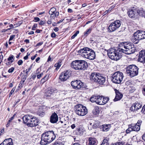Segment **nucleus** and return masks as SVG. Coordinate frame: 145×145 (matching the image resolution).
<instances>
[{"label":"nucleus","instance_id":"dca6fc26","mask_svg":"<svg viewBox=\"0 0 145 145\" xmlns=\"http://www.w3.org/2000/svg\"><path fill=\"white\" fill-rule=\"evenodd\" d=\"M87 145H97L98 142L97 139L94 137H90L88 139Z\"/></svg>","mask_w":145,"mask_h":145},{"label":"nucleus","instance_id":"a18cd8bd","mask_svg":"<svg viewBox=\"0 0 145 145\" xmlns=\"http://www.w3.org/2000/svg\"><path fill=\"white\" fill-rule=\"evenodd\" d=\"M91 29L89 28L84 33V35L87 36L88 34H89L91 32Z\"/></svg>","mask_w":145,"mask_h":145},{"label":"nucleus","instance_id":"a878e982","mask_svg":"<svg viewBox=\"0 0 145 145\" xmlns=\"http://www.w3.org/2000/svg\"><path fill=\"white\" fill-rule=\"evenodd\" d=\"M84 132V130L82 127L77 128L75 130V133L76 134L78 135H82Z\"/></svg>","mask_w":145,"mask_h":145},{"label":"nucleus","instance_id":"c756f323","mask_svg":"<svg viewBox=\"0 0 145 145\" xmlns=\"http://www.w3.org/2000/svg\"><path fill=\"white\" fill-rule=\"evenodd\" d=\"M138 15L139 16L145 18V10H138Z\"/></svg>","mask_w":145,"mask_h":145},{"label":"nucleus","instance_id":"5701e85b","mask_svg":"<svg viewBox=\"0 0 145 145\" xmlns=\"http://www.w3.org/2000/svg\"><path fill=\"white\" fill-rule=\"evenodd\" d=\"M5 61L6 62V64L7 65H10L14 61V56L11 55L8 58L7 60L5 59Z\"/></svg>","mask_w":145,"mask_h":145},{"label":"nucleus","instance_id":"4c0bfd02","mask_svg":"<svg viewBox=\"0 0 145 145\" xmlns=\"http://www.w3.org/2000/svg\"><path fill=\"white\" fill-rule=\"evenodd\" d=\"M103 105L106 103L109 100V98L108 97L103 98Z\"/></svg>","mask_w":145,"mask_h":145},{"label":"nucleus","instance_id":"2eb2a0df","mask_svg":"<svg viewBox=\"0 0 145 145\" xmlns=\"http://www.w3.org/2000/svg\"><path fill=\"white\" fill-rule=\"evenodd\" d=\"M57 91L56 89L55 88L48 89L46 92L45 95L47 97H48L49 98L52 97L51 95L53 94Z\"/></svg>","mask_w":145,"mask_h":145},{"label":"nucleus","instance_id":"6ab92c4d","mask_svg":"<svg viewBox=\"0 0 145 145\" xmlns=\"http://www.w3.org/2000/svg\"><path fill=\"white\" fill-rule=\"evenodd\" d=\"M131 40L132 42L135 44H138L140 40L139 39L138 37L137 34L136 32L132 36L131 38Z\"/></svg>","mask_w":145,"mask_h":145},{"label":"nucleus","instance_id":"72a5a7b5","mask_svg":"<svg viewBox=\"0 0 145 145\" xmlns=\"http://www.w3.org/2000/svg\"><path fill=\"white\" fill-rule=\"evenodd\" d=\"M98 96L93 95L91 96L90 99V101L92 103L95 102L96 103L97 102V99L98 97Z\"/></svg>","mask_w":145,"mask_h":145},{"label":"nucleus","instance_id":"1a4fd4ad","mask_svg":"<svg viewBox=\"0 0 145 145\" xmlns=\"http://www.w3.org/2000/svg\"><path fill=\"white\" fill-rule=\"evenodd\" d=\"M75 108L76 113L79 116H83L87 113L88 110L86 107L81 104L76 105L75 106Z\"/></svg>","mask_w":145,"mask_h":145},{"label":"nucleus","instance_id":"7c9ffc66","mask_svg":"<svg viewBox=\"0 0 145 145\" xmlns=\"http://www.w3.org/2000/svg\"><path fill=\"white\" fill-rule=\"evenodd\" d=\"M61 60H59L58 61V62L55 64L54 67L56 68L55 70H57L59 68L61 65Z\"/></svg>","mask_w":145,"mask_h":145},{"label":"nucleus","instance_id":"aec40b11","mask_svg":"<svg viewBox=\"0 0 145 145\" xmlns=\"http://www.w3.org/2000/svg\"><path fill=\"white\" fill-rule=\"evenodd\" d=\"M105 81V79L104 77L102 76L100 74H99V77L97 80L96 83H98L100 85H103Z\"/></svg>","mask_w":145,"mask_h":145},{"label":"nucleus","instance_id":"a19ab883","mask_svg":"<svg viewBox=\"0 0 145 145\" xmlns=\"http://www.w3.org/2000/svg\"><path fill=\"white\" fill-rule=\"evenodd\" d=\"M99 127V124L98 122L95 123L92 126L93 129H95Z\"/></svg>","mask_w":145,"mask_h":145},{"label":"nucleus","instance_id":"9d476101","mask_svg":"<svg viewBox=\"0 0 145 145\" xmlns=\"http://www.w3.org/2000/svg\"><path fill=\"white\" fill-rule=\"evenodd\" d=\"M121 24L119 20H116L112 23L108 27V31L113 32L118 28L120 26Z\"/></svg>","mask_w":145,"mask_h":145},{"label":"nucleus","instance_id":"ea45409f","mask_svg":"<svg viewBox=\"0 0 145 145\" xmlns=\"http://www.w3.org/2000/svg\"><path fill=\"white\" fill-rule=\"evenodd\" d=\"M49 76V75L47 74H46V76L41 79V81H42L43 82H44L47 80Z\"/></svg>","mask_w":145,"mask_h":145},{"label":"nucleus","instance_id":"e433bc0d","mask_svg":"<svg viewBox=\"0 0 145 145\" xmlns=\"http://www.w3.org/2000/svg\"><path fill=\"white\" fill-rule=\"evenodd\" d=\"M108 138H106L104 139L102 143L100 145H108Z\"/></svg>","mask_w":145,"mask_h":145},{"label":"nucleus","instance_id":"20e7f679","mask_svg":"<svg viewBox=\"0 0 145 145\" xmlns=\"http://www.w3.org/2000/svg\"><path fill=\"white\" fill-rule=\"evenodd\" d=\"M122 52L127 54H130L134 53L136 50L135 48L131 42H123L121 44Z\"/></svg>","mask_w":145,"mask_h":145},{"label":"nucleus","instance_id":"603ef678","mask_svg":"<svg viewBox=\"0 0 145 145\" xmlns=\"http://www.w3.org/2000/svg\"><path fill=\"white\" fill-rule=\"evenodd\" d=\"M141 112L144 114H145V105L143 106L142 108Z\"/></svg>","mask_w":145,"mask_h":145},{"label":"nucleus","instance_id":"b1692460","mask_svg":"<svg viewBox=\"0 0 145 145\" xmlns=\"http://www.w3.org/2000/svg\"><path fill=\"white\" fill-rule=\"evenodd\" d=\"M13 143L11 138L5 139L4 141L0 144V145H12Z\"/></svg>","mask_w":145,"mask_h":145},{"label":"nucleus","instance_id":"f257e3e1","mask_svg":"<svg viewBox=\"0 0 145 145\" xmlns=\"http://www.w3.org/2000/svg\"><path fill=\"white\" fill-rule=\"evenodd\" d=\"M56 135L57 134L53 131H48L44 133L41 135L40 144L46 145L51 143L55 139Z\"/></svg>","mask_w":145,"mask_h":145},{"label":"nucleus","instance_id":"bf43d9fd","mask_svg":"<svg viewBox=\"0 0 145 145\" xmlns=\"http://www.w3.org/2000/svg\"><path fill=\"white\" fill-rule=\"evenodd\" d=\"M131 84V82L130 81H128L126 82L125 84L127 86H128Z\"/></svg>","mask_w":145,"mask_h":145},{"label":"nucleus","instance_id":"6e6d98bb","mask_svg":"<svg viewBox=\"0 0 145 145\" xmlns=\"http://www.w3.org/2000/svg\"><path fill=\"white\" fill-rule=\"evenodd\" d=\"M4 132V128H2V129L1 130L0 132V135H2Z\"/></svg>","mask_w":145,"mask_h":145},{"label":"nucleus","instance_id":"79ce46f5","mask_svg":"<svg viewBox=\"0 0 145 145\" xmlns=\"http://www.w3.org/2000/svg\"><path fill=\"white\" fill-rule=\"evenodd\" d=\"M53 145H64V144L60 141H55Z\"/></svg>","mask_w":145,"mask_h":145},{"label":"nucleus","instance_id":"f03ea898","mask_svg":"<svg viewBox=\"0 0 145 145\" xmlns=\"http://www.w3.org/2000/svg\"><path fill=\"white\" fill-rule=\"evenodd\" d=\"M78 52L83 57L90 60L94 59L95 57L94 51L88 47L84 48L78 51Z\"/></svg>","mask_w":145,"mask_h":145},{"label":"nucleus","instance_id":"de8ad7c7","mask_svg":"<svg viewBox=\"0 0 145 145\" xmlns=\"http://www.w3.org/2000/svg\"><path fill=\"white\" fill-rule=\"evenodd\" d=\"M27 76H26V75H23L22 78V80L21 81H23L24 82L25 81L26 79L27 78Z\"/></svg>","mask_w":145,"mask_h":145},{"label":"nucleus","instance_id":"412c9836","mask_svg":"<svg viewBox=\"0 0 145 145\" xmlns=\"http://www.w3.org/2000/svg\"><path fill=\"white\" fill-rule=\"evenodd\" d=\"M100 74L96 73H93L91 74L90 77V78L91 81L96 82Z\"/></svg>","mask_w":145,"mask_h":145},{"label":"nucleus","instance_id":"69168bd1","mask_svg":"<svg viewBox=\"0 0 145 145\" xmlns=\"http://www.w3.org/2000/svg\"><path fill=\"white\" fill-rule=\"evenodd\" d=\"M15 115L16 114H14L12 117L9 118V120L12 121V120L14 119Z\"/></svg>","mask_w":145,"mask_h":145},{"label":"nucleus","instance_id":"f704fd0d","mask_svg":"<svg viewBox=\"0 0 145 145\" xmlns=\"http://www.w3.org/2000/svg\"><path fill=\"white\" fill-rule=\"evenodd\" d=\"M40 19L38 17H37V22H38V24L40 26H42L44 25V24H45V22L44 21L41 20L40 21Z\"/></svg>","mask_w":145,"mask_h":145},{"label":"nucleus","instance_id":"c85d7f7f","mask_svg":"<svg viewBox=\"0 0 145 145\" xmlns=\"http://www.w3.org/2000/svg\"><path fill=\"white\" fill-rule=\"evenodd\" d=\"M98 97L97 99V104L99 105H103V97L98 95Z\"/></svg>","mask_w":145,"mask_h":145},{"label":"nucleus","instance_id":"37998d69","mask_svg":"<svg viewBox=\"0 0 145 145\" xmlns=\"http://www.w3.org/2000/svg\"><path fill=\"white\" fill-rule=\"evenodd\" d=\"M136 105L135 106H136V111L137 110L142 107V105L138 103H137Z\"/></svg>","mask_w":145,"mask_h":145},{"label":"nucleus","instance_id":"4be33fe9","mask_svg":"<svg viewBox=\"0 0 145 145\" xmlns=\"http://www.w3.org/2000/svg\"><path fill=\"white\" fill-rule=\"evenodd\" d=\"M116 96L114 100V101H117L121 99L123 97V94L118 90H115Z\"/></svg>","mask_w":145,"mask_h":145},{"label":"nucleus","instance_id":"393cba45","mask_svg":"<svg viewBox=\"0 0 145 145\" xmlns=\"http://www.w3.org/2000/svg\"><path fill=\"white\" fill-rule=\"evenodd\" d=\"M44 109L42 106L39 107L38 110L37 114L39 116L42 117L44 114Z\"/></svg>","mask_w":145,"mask_h":145},{"label":"nucleus","instance_id":"f3484780","mask_svg":"<svg viewBox=\"0 0 145 145\" xmlns=\"http://www.w3.org/2000/svg\"><path fill=\"white\" fill-rule=\"evenodd\" d=\"M58 116L55 112L53 113L50 116V121L52 123H56L58 120Z\"/></svg>","mask_w":145,"mask_h":145},{"label":"nucleus","instance_id":"c9c22d12","mask_svg":"<svg viewBox=\"0 0 145 145\" xmlns=\"http://www.w3.org/2000/svg\"><path fill=\"white\" fill-rule=\"evenodd\" d=\"M135 105H136V103L133 104L130 107V110L131 111H136V106H135Z\"/></svg>","mask_w":145,"mask_h":145},{"label":"nucleus","instance_id":"6e6552de","mask_svg":"<svg viewBox=\"0 0 145 145\" xmlns=\"http://www.w3.org/2000/svg\"><path fill=\"white\" fill-rule=\"evenodd\" d=\"M138 69L134 65H130L126 68V72L131 77H133L138 75Z\"/></svg>","mask_w":145,"mask_h":145},{"label":"nucleus","instance_id":"338daca9","mask_svg":"<svg viewBox=\"0 0 145 145\" xmlns=\"http://www.w3.org/2000/svg\"><path fill=\"white\" fill-rule=\"evenodd\" d=\"M141 123L142 121L141 120H138L137 123L136 124H138V125H139L140 127V125L141 124Z\"/></svg>","mask_w":145,"mask_h":145},{"label":"nucleus","instance_id":"13d9d810","mask_svg":"<svg viewBox=\"0 0 145 145\" xmlns=\"http://www.w3.org/2000/svg\"><path fill=\"white\" fill-rule=\"evenodd\" d=\"M51 36L52 37L55 38L56 36V35L54 32H53L51 34Z\"/></svg>","mask_w":145,"mask_h":145},{"label":"nucleus","instance_id":"0eeeda50","mask_svg":"<svg viewBox=\"0 0 145 145\" xmlns=\"http://www.w3.org/2000/svg\"><path fill=\"white\" fill-rule=\"evenodd\" d=\"M111 80L116 84L121 83L123 78V73L120 71L114 73L112 76Z\"/></svg>","mask_w":145,"mask_h":145},{"label":"nucleus","instance_id":"e2e57ef3","mask_svg":"<svg viewBox=\"0 0 145 145\" xmlns=\"http://www.w3.org/2000/svg\"><path fill=\"white\" fill-rule=\"evenodd\" d=\"M32 78L33 80H34L36 76V74L35 73L34 74L32 75Z\"/></svg>","mask_w":145,"mask_h":145},{"label":"nucleus","instance_id":"09e8293b","mask_svg":"<svg viewBox=\"0 0 145 145\" xmlns=\"http://www.w3.org/2000/svg\"><path fill=\"white\" fill-rule=\"evenodd\" d=\"M15 88H13L12 90L10 92L9 94V97H10L12 94V93L14 92L15 91Z\"/></svg>","mask_w":145,"mask_h":145},{"label":"nucleus","instance_id":"9b49d317","mask_svg":"<svg viewBox=\"0 0 145 145\" xmlns=\"http://www.w3.org/2000/svg\"><path fill=\"white\" fill-rule=\"evenodd\" d=\"M71 84L72 88L75 89H77L84 88V83L80 80L72 81L71 82Z\"/></svg>","mask_w":145,"mask_h":145},{"label":"nucleus","instance_id":"c03bdc74","mask_svg":"<svg viewBox=\"0 0 145 145\" xmlns=\"http://www.w3.org/2000/svg\"><path fill=\"white\" fill-rule=\"evenodd\" d=\"M124 144L123 142H117L116 143H112V145H123Z\"/></svg>","mask_w":145,"mask_h":145},{"label":"nucleus","instance_id":"052dcab7","mask_svg":"<svg viewBox=\"0 0 145 145\" xmlns=\"http://www.w3.org/2000/svg\"><path fill=\"white\" fill-rule=\"evenodd\" d=\"M43 73H42L39 74H37V77L38 78H40L43 75Z\"/></svg>","mask_w":145,"mask_h":145},{"label":"nucleus","instance_id":"8fccbe9b","mask_svg":"<svg viewBox=\"0 0 145 145\" xmlns=\"http://www.w3.org/2000/svg\"><path fill=\"white\" fill-rule=\"evenodd\" d=\"M14 69V68L12 67L8 71V72L9 73L12 72Z\"/></svg>","mask_w":145,"mask_h":145},{"label":"nucleus","instance_id":"7ed1b4c3","mask_svg":"<svg viewBox=\"0 0 145 145\" xmlns=\"http://www.w3.org/2000/svg\"><path fill=\"white\" fill-rule=\"evenodd\" d=\"M122 53L121 48L116 49L110 48L107 51V54L109 57L116 61H117L121 58Z\"/></svg>","mask_w":145,"mask_h":145},{"label":"nucleus","instance_id":"39448f33","mask_svg":"<svg viewBox=\"0 0 145 145\" xmlns=\"http://www.w3.org/2000/svg\"><path fill=\"white\" fill-rule=\"evenodd\" d=\"M71 67L76 70H84L87 68L88 64L84 60H77L72 62Z\"/></svg>","mask_w":145,"mask_h":145},{"label":"nucleus","instance_id":"58836bf2","mask_svg":"<svg viewBox=\"0 0 145 145\" xmlns=\"http://www.w3.org/2000/svg\"><path fill=\"white\" fill-rule=\"evenodd\" d=\"M131 127L132 126L131 125H129L128 128L126 131V133H129L131 131H133V129Z\"/></svg>","mask_w":145,"mask_h":145},{"label":"nucleus","instance_id":"5fc2aeb1","mask_svg":"<svg viewBox=\"0 0 145 145\" xmlns=\"http://www.w3.org/2000/svg\"><path fill=\"white\" fill-rule=\"evenodd\" d=\"M23 63L22 60L21 59H20L18 62V64L19 65H20L22 64Z\"/></svg>","mask_w":145,"mask_h":145},{"label":"nucleus","instance_id":"f8f14e48","mask_svg":"<svg viewBox=\"0 0 145 145\" xmlns=\"http://www.w3.org/2000/svg\"><path fill=\"white\" fill-rule=\"evenodd\" d=\"M138 10L135 8L129 10L127 13L128 16L132 18L136 19L138 17Z\"/></svg>","mask_w":145,"mask_h":145},{"label":"nucleus","instance_id":"864d4df0","mask_svg":"<svg viewBox=\"0 0 145 145\" xmlns=\"http://www.w3.org/2000/svg\"><path fill=\"white\" fill-rule=\"evenodd\" d=\"M15 36V35H11L10 37V38L9 39V41L12 40H13V39L14 38Z\"/></svg>","mask_w":145,"mask_h":145},{"label":"nucleus","instance_id":"cd10ccee","mask_svg":"<svg viewBox=\"0 0 145 145\" xmlns=\"http://www.w3.org/2000/svg\"><path fill=\"white\" fill-rule=\"evenodd\" d=\"M58 123L60 126V127L66 128L67 127V122L65 121H61L58 122Z\"/></svg>","mask_w":145,"mask_h":145},{"label":"nucleus","instance_id":"774afa93","mask_svg":"<svg viewBox=\"0 0 145 145\" xmlns=\"http://www.w3.org/2000/svg\"><path fill=\"white\" fill-rule=\"evenodd\" d=\"M55 16H56V17H57L59 15V12H55Z\"/></svg>","mask_w":145,"mask_h":145},{"label":"nucleus","instance_id":"2f4dec72","mask_svg":"<svg viewBox=\"0 0 145 145\" xmlns=\"http://www.w3.org/2000/svg\"><path fill=\"white\" fill-rule=\"evenodd\" d=\"M131 127L133 131H139L140 128V127L139 125H138V124H136L132 126Z\"/></svg>","mask_w":145,"mask_h":145},{"label":"nucleus","instance_id":"0e129e2a","mask_svg":"<svg viewBox=\"0 0 145 145\" xmlns=\"http://www.w3.org/2000/svg\"><path fill=\"white\" fill-rule=\"evenodd\" d=\"M142 91L144 95H145V85L142 88Z\"/></svg>","mask_w":145,"mask_h":145},{"label":"nucleus","instance_id":"a211bd4d","mask_svg":"<svg viewBox=\"0 0 145 145\" xmlns=\"http://www.w3.org/2000/svg\"><path fill=\"white\" fill-rule=\"evenodd\" d=\"M138 36V37L140 40L145 38V32L144 31L138 30L136 32Z\"/></svg>","mask_w":145,"mask_h":145},{"label":"nucleus","instance_id":"49530a36","mask_svg":"<svg viewBox=\"0 0 145 145\" xmlns=\"http://www.w3.org/2000/svg\"><path fill=\"white\" fill-rule=\"evenodd\" d=\"M79 33V31H76V32L71 37V39H74L75 38V37H76L77 35Z\"/></svg>","mask_w":145,"mask_h":145},{"label":"nucleus","instance_id":"bb28decb","mask_svg":"<svg viewBox=\"0 0 145 145\" xmlns=\"http://www.w3.org/2000/svg\"><path fill=\"white\" fill-rule=\"evenodd\" d=\"M111 126L110 124H105L103 125L102 131H108L110 128Z\"/></svg>","mask_w":145,"mask_h":145},{"label":"nucleus","instance_id":"3c124183","mask_svg":"<svg viewBox=\"0 0 145 145\" xmlns=\"http://www.w3.org/2000/svg\"><path fill=\"white\" fill-rule=\"evenodd\" d=\"M24 82L22 81H21L20 82L19 84L18 87L20 88H21L22 87V85L24 83Z\"/></svg>","mask_w":145,"mask_h":145},{"label":"nucleus","instance_id":"680f3d73","mask_svg":"<svg viewBox=\"0 0 145 145\" xmlns=\"http://www.w3.org/2000/svg\"><path fill=\"white\" fill-rule=\"evenodd\" d=\"M11 122V121H10V120H8V121L7 122V123L6 125V126L7 127H8L10 126V123Z\"/></svg>","mask_w":145,"mask_h":145},{"label":"nucleus","instance_id":"ddd939ff","mask_svg":"<svg viewBox=\"0 0 145 145\" xmlns=\"http://www.w3.org/2000/svg\"><path fill=\"white\" fill-rule=\"evenodd\" d=\"M71 73L68 71L62 72L59 76V78L63 81L66 80L71 76Z\"/></svg>","mask_w":145,"mask_h":145},{"label":"nucleus","instance_id":"4d7b16f0","mask_svg":"<svg viewBox=\"0 0 145 145\" xmlns=\"http://www.w3.org/2000/svg\"><path fill=\"white\" fill-rule=\"evenodd\" d=\"M56 10V9L54 7L51 8L50 10V11H52V12H55Z\"/></svg>","mask_w":145,"mask_h":145},{"label":"nucleus","instance_id":"4468645a","mask_svg":"<svg viewBox=\"0 0 145 145\" xmlns=\"http://www.w3.org/2000/svg\"><path fill=\"white\" fill-rule=\"evenodd\" d=\"M138 61L143 63H145V50H142L139 52Z\"/></svg>","mask_w":145,"mask_h":145},{"label":"nucleus","instance_id":"473e14b6","mask_svg":"<svg viewBox=\"0 0 145 145\" xmlns=\"http://www.w3.org/2000/svg\"><path fill=\"white\" fill-rule=\"evenodd\" d=\"M99 112L100 110L99 107L97 106H95L93 111V113L95 115H97L99 113Z\"/></svg>","mask_w":145,"mask_h":145},{"label":"nucleus","instance_id":"423d86ee","mask_svg":"<svg viewBox=\"0 0 145 145\" xmlns=\"http://www.w3.org/2000/svg\"><path fill=\"white\" fill-rule=\"evenodd\" d=\"M24 123L29 127H33L36 125V118L31 115H25L23 118Z\"/></svg>","mask_w":145,"mask_h":145}]
</instances>
